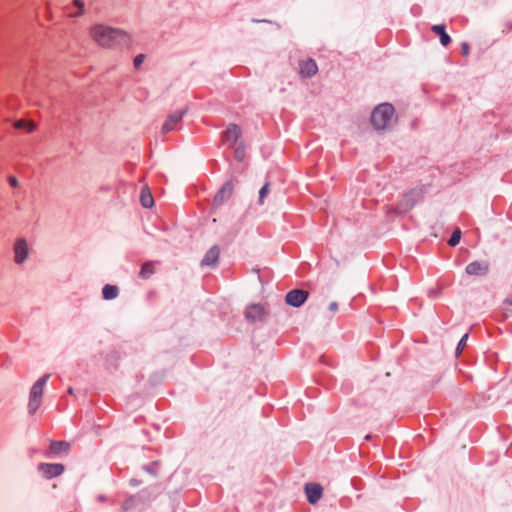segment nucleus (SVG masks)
Listing matches in <instances>:
<instances>
[{
  "instance_id": "1",
  "label": "nucleus",
  "mask_w": 512,
  "mask_h": 512,
  "mask_svg": "<svg viewBox=\"0 0 512 512\" xmlns=\"http://www.w3.org/2000/svg\"><path fill=\"white\" fill-rule=\"evenodd\" d=\"M89 35L99 46L109 49H125L132 44L131 36L124 30L105 24L91 26Z\"/></svg>"
},
{
  "instance_id": "2",
  "label": "nucleus",
  "mask_w": 512,
  "mask_h": 512,
  "mask_svg": "<svg viewBox=\"0 0 512 512\" xmlns=\"http://www.w3.org/2000/svg\"><path fill=\"white\" fill-rule=\"evenodd\" d=\"M395 108L391 103L378 104L371 112L370 122L377 131L388 129L391 125Z\"/></svg>"
},
{
  "instance_id": "3",
  "label": "nucleus",
  "mask_w": 512,
  "mask_h": 512,
  "mask_svg": "<svg viewBox=\"0 0 512 512\" xmlns=\"http://www.w3.org/2000/svg\"><path fill=\"white\" fill-rule=\"evenodd\" d=\"M50 377V374H45L40 377L31 387L28 402V412L30 414L36 413L42 403V396L44 387Z\"/></svg>"
},
{
  "instance_id": "4",
  "label": "nucleus",
  "mask_w": 512,
  "mask_h": 512,
  "mask_svg": "<svg viewBox=\"0 0 512 512\" xmlns=\"http://www.w3.org/2000/svg\"><path fill=\"white\" fill-rule=\"evenodd\" d=\"M241 136V129L239 126L235 124H230L223 132H222V142L228 148H233L238 145V139Z\"/></svg>"
},
{
  "instance_id": "5",
  "label": "nucleus",
  "mask_w": 512,
  "mask_h": 512,
  "mask_svg": "<svg viewBox=\"0 0 512 512\" xmlns=\"http://www.w3.org/2000/svg\"><path fill=\"white\" fill-rule=\"evenodd\" d=\"M186 109L177 110L171 113L162 126V133L167 134L174 131L179 126L183 116L186 113Z\"/></svg>"
},
{
  "instance_id": "6",
  "label": "nucleus",
  "mask_w": 512,
  "mask_h": 512,
  "mask_svg": "<svg viewBox=\"0 0 512 512\" xmlns=\"http://www.w3.org/2000/svg\"><path fill=\"white\" fill-rule=\"evenodd\" d=\"M38 471L47 479L59 476L64 472V466L62 464L52 463H40L38 465Z\"/></svg>"
},
{
  "instance_id": "7",
  "label": "nucleus",
  "mask_w": 512,
  "mask_h": 512,
  "mask_svg": "<svg viewBox=\"0 0 512 512\" xmlns=\"http://www.w3.org/2000/svg\"><path fill=\"white\" fill-rule=\"evenodd\" d=\"M29 247L25 239H17L14 244V260L17 264H22L28 256Z\"/></svg>"
},
{
  "instance_id": "8",
  "label": "nucleus",
  "mask_w": 512,
  "mask_h": 512,
  "mask_svg": "<svg viewBox=\"0 0 512 512\" xmlns=\"http://www.w3.org/2000/svg\"><path fill=\"white\" fill-rule=\"evenodd\" d=\"M308 298V292L302 289H294L287 293L286 302L293 307H300Z\"/></svg>"
},
{
  "instance_id": "9",
  "label": "nucleus",
  "mask_w": 512,
  "mask_h": 512,
  "mask_svg": "<svg viewBox=\"0 0 512 512\" xmlns=\"http://www.w3.org/2000/svg\"><path fill=\"white\" fill-rule=\"evenodd\" d=\"M465 272L471 276H485L489 272V263L487 261H473L466 266Z\"/></svg>"
},
{
  "instance_id": "10",
  "label": "nucleus",
  "mask_w": 512,
  "mask_h": 512,
  "mask_svg": "<svg viewBox=\"0 0 512 512\" xmlns=\"http://www.w3.org/2000/svg\"><path fill=\"white\" fill-rule=\"evenodd\" d=\"M305 493L308 502L310 504H315L321 499L323 494V488L320 484L308 483L305 485Z\"/></svg>"
},
{
  "instance_id": "11",
  "label": "nucleus",
  "mask_w": 512,
  "mask_h": 512,
  "mask_svg": "<svg viewBox=\"0 0 512 512\" xmlns=\"http://www.w3.org/2000/svg\"><path fill=\"white\" fill-rule=\"evenodd\" d=\"M84 12V2L82 0H73L64 7V13L68 17H78Z\"/></svg>"
},
{
  "instance_id": "12",
  "label": "nucleus",
  "mask_w": 512,
  "mask_h": 512,
  "mask_svg": "<svg viewBox=\"0 0 512 512\" xmlns=\"http://www.w3.org/2000/svg\"><path fill=\"white\" fill-rule=\"evenodd\" d=\"M431 31L439 36V40L442 46L446 47L451 43V37L446 32V25L444 23L432 25Z\"/></svg>"
},
{
  "instance_id": "13",
  "label": "nucleus",
  "mask_w": 512,
  "mask_h": 512,
  "mask_svg": "<svg viewBox=\"0 0 512 512\" xmlns=\"http://www.w3.org/2000/svg\"><path fill=\"white\" fill-rule=\"evenodd\" d=\"M300 74L303 77H311L318 71L316 62L313 59H306L299 63Z\"/></svg>"
},
{
  "instance_id": "14",
  "label": "nucleus",
  "mask_w": 512,
  "mask_h": 512,
  "mask_svg": "<svg viewBox=\"0 0 512 512\" xmlns=\"http://www.w3.org/2000/svg\"><path fill=\"white\" fill-rule=\"evenodd\" d=\"M265 314L264 307L260 304H252L247 307L245 316L250 321L261 320Z\"/></svg>"
},
{
  "instance_id": "15",
  "label": "nucleus",
  "mask_w": 512,
  "mask_h": 512,
  "mask_svg": "<svg viewBox=\"0 0 512 512\" xmlns=\"http://www.w3.org/2000/svg\"><path fill=\"white\" fill-rule=\"evenodd\" d=\"M220 249L218 246L211 247L205 254L201 264L205 266H211L214 265L219 258Z\"/></svg>"
},
{
  "instance_id": "16",
  "label": "nucleus",
  "mask_w": 512,
  "mask_h": 512,
  "mask_svg": "<svg viewBox=\"0 0 512 512\" xmlns=\"http://www.w3.org/2000/svg\"><path fill=\"white\" fill-rule=\"evenodd\" d=\"M232 184L231 183H225L222 188L217 192V194L214 197V202L216 204H220L223 201H225L227 198H229L232 194Z\"/></svg>"
},
{
  "instance_id": "17",
  "label": "nucleus",
  "mask_w": 512,
  "mask_h": 512,
  "mask_svg": "<svg viewBox=\"0 0 512 512\" xmlns=\"http://www.w3.org/2000/svg\"><path fill=\"white\" fill-rule=\"evenodd\" d=\"M69 450V444L65 441H52L50 443L49 451L52 454L58 455L67 453Z\"/></svg>"
},
{
  "instance_id": "18",
  "label": "nucleus",
  "mask_w": 512,
  "mask_h": 512,
  "mask_svg": "<svg viewBox=\"0 0 512 512\" xmlns=\"http://www.w3.org/2000/svg\"><path fill=\"white\" fill-rule=\"evenodd\" d=\"M415 204H416V200L414 198V191H410L409 193H406L403 196V199L400 203V205L404 211L412 209L415 206Z\"/></svg>"
},
{
  "instance_id": "19",
  "label": "nucleus",
  "mask_w": 512,
  "mask_h": 512,
  "mask_svg": "<svg viewBox=\"0 0 512 512\" xmlns=\"http://www.w3.org/2000/svg\"><path fill=\"white\" fill-rule=\"evenodd\" d=\"M140 202H141V205L145 208H150L154 204L152 194L150 193L148 188H144L141 191Z\"/></svg>"
},
{
  "instance_id": "20",
  "label": "nucleus",
  "mask_w": 512,
  "mask_h": 512,
  "mask_svg": "<svg viewBox=\"0 0 512 512\" xmlns=\"http://www.w3.org/2000/svg\"><path fill=\"white\" fill-rule=\"evenodd\" d=\"M102 296L105 300H112L118 296V288L114 285H105L102 289Z\"/></svg>"
},
{
  "instance_id": "21",
  "label": "nucleus",
  "mask_w": 512,
  "mask_h": 512,
  "mask_svg": "<svg viewBox=\"0 0 512 512\" xmlns=\"http://www.w3.org/2000/svg\"><path fill=\"white\" fill-rule=\"evenodd\" d=\"M234 159L238 162H242L245 159L246 156V150L243 143H239L238 145L234 146Z\"/></svg>"
},
{
  "instance_id": "22",
  "label": "nucleus",
  "mask_w": 512,
  "mask_h": 512,
  "mask_svg": "<svg viewBox=\"0 0 512 512\" xmlns=\"http://www.w3.org/2000/svg\"><path fill=\"white\" fill-rule=\"evenodd\" d=\"M460 240H461V230L459 228H456L452 232V234L448 240V244L452 247H455L456 245L459 244Z\"/></svg>"
},
{
  "instance_id": "23",
  "label": "nucleus",
  "mask_w": 512,
  "mask_h": 512,
  "mask_svg": "<svg viewBox=\"0 0 512 512\" xmlns=\"http://www.w3.org/2000/svg\"><path fill=\"white\" fill-rule=\"evenodd\" d=\"M154 273V268L152 263H144L141 267L140 276L142 278H148Z\"/></svg>"
},
{
  "instance_id": "24",
  "label": "nucleus",
  "mask_w": 512,
  "mask_h": 512,
  "mask_svg": "<svg viewBox=\"0 0 512 512\" xmlns=\"http://www.w3.org/2000/svg\"><path fill=\"white\" fill-rule=\"evenodd\" d=\"M469 338V333H465L459 340L457 346H456V349H455V354L456 356H459L463 349L465 348L466 346V343H467V340Z\"/></svg>"
},
{
  "instance_id": "25",
  "label": "nucleus",
  "mask_w": 512,
  "mask_h": 512,
  "mask_svg": "<svg viewBox=\"0 0 512 512\" xmlns=\"http://www.w3.org/2000/svg\"><path fill=\"white\" fill-rule=\"evenodd\" d=\"M442 294V288L441 287H435L428 290L427 295L430 299H438Z\"/></svg>"
},
{
  "instance_id": "26",
  "label": "nucleus",
  "mask_w": 512,
  "mask_h": 512,
  "mask_svg": "<svg viewBox=\"0 0 512 512\" xmlns=\"http://www.w3.org/2000/svg\"><path fill=\"white\" fill-rule=\"evenodd\" d=\"M269 183H266L259 191V204H263L264 198L269 194Z\"/></svg>"
},
{
  "instance_id": "27",
  "label": "nucleus",
  "mask_w": 512,
  "mask_h": 512,
  "mask_svg": "<svg viewBox=\"0 0 512 512\" xmlns=\"http://www.w3.org/2000/svg\"><path fill=\"white\" fill-rule=\"evenodd\" d=\"M16 128L18 129H23V128H27L28 131H33L34 130V124L32 123H29L28 125L26 124V122L24 120H19L16 122Z\"/></svg>"
},
{
  "instance_id": "28",
  "label": "nucleus",
  "mask_w": 512,
  "mask_h": 512,
  "mask_svg": "<svg viewBox=\"0 0 512 512\" xmlns=\"http://www.w3.org/2000/svg\"><path fill=\"white\" fill-rule=\"evenodd\" d=\"M135 500H136V499H135L134 497H131V498L127 499V500L123 503V505H122L123 510H125V511H126V510L131 509V508H132V506H133V504H134V502H135Z\"/></svg>"
},
{
  "instance_id": "29",
  "label": "nucleus",
  "mask_w": 512,
  "mask_h": 512,
  "mask_svg": "<svg viewBox=\"0 0 512 512\" xmlns=\"http://www.w3.org/2000/svg\"><path fill=\"white\" fill-rule=\"evenodd\" d=\"M144 59H145V56L143 54L137 55L134 59L135 68H139L142 65Z\"/></svg>"
},
{
  "instance_id": "30",
  "label": "nucleus",
  "mask_w": 512,
  "mask_h": 512,
  "mask_svg": "<svg viewBox=\"0 0 512 512\" xmlns=\"http://www.w3.org/2000/svg\"><path fill=\"white\" fill-rule=\"evenodd\" d=\"M461 53L462 55L464 56H468L469 53H470V46L467 42H462L461 43Z\"/></svg>"
},
{
  "instance_id": "31",
  "label": "nucleus",
  "mask_w": 512,
  "mask_h": 512,
  "mask_svg": "<svg viewBox=\"0 0 512 512\" xmlns=\"http://www.w3.org/2000/svg\"><path fill=\"white\" fill-rule=\"evenodd\" d=\"M9 184L11 187L16 188L18 186V181L15 177H9Z\"/></svg>"
},
{
  "instance_id": "32",
  "label": "nucleus",
  "mask_w": 512,
  "mask_h": 512,
  "mask_svg": "<svg viewBox=\"0 0 512 512\" xmlns=\"http://www.w3.org/2000/svg\"><path fill=\"white\" fill-rule=\"evenodd\" d=\"M503 304L504 305H509V306H512V294L507 296L504 300H503Z\"/></svg>"
},
{
  "instance_id": "33",
  "label": "nucleus",
  "mask_w": 512,
  "mask_h": 512,
  "mask_svg": "<svg viewBox=\"0 0 512 512\" xmlns=\"http://www.w3.org/2000/svg\"><path fill=\"white\" fill-rule=\"evenodd\" d=\"M419 10H420V7L419 6H413L411 8V12L414 14V15H418L419 14Z\"/></svg>"
},
{
  "instance_id": "34",
  "label": "nucleus",
  "mask_w": 512,
  "mask_h": 512,
  "mask_svg": "<svg viewBox=\"0 0 512 512\" xmlns=\"http://www.w3.org/2000/svg\"><path fill=\"white\" fill-rule=\"evenodd\" d=\"M329 309L331 311H335L337 309V304L335 302H332L330 305H329Z\"/></svg>"
},
{
  "instance_id": "35",
  "label": "nucleus",
  "mask_w": 512,
  "mask_h": 512,
  "mask_svg": "<svg viewBox=\"0 0 512 512\" xmlns=\"http://www.w3.org/2000/svg\"><path fill=\"white\" fill-rule=\"evenodd\" d=\"M354 490H359L360 487L358 486V480L356 477H354V484H353Z\"/></svg>"
},
{
  "instance_id": "36",
  "label": "nucleus",
  "mask_w": 512,
  "mask_h": 512,
  "mask_svg": "<svg viewBox=\"0 0 512 512\" xmlns=\"http://www.w3.org/2000/svg\"><path fill=\"white\" fill-rule=\"evenodd\" d=\"M68 393H69V394H73V389H72V388H69Z\"/></svg>"
},
{
  "instance_id": "37",
  "label": "nucleus",
  "mask_w": 512,
  "mask_h": 512,
  "mask_svg": "<svg viewBox=\"0 0 512 512\" xmlns=\"http://www.w3.org/2000/svg\"><path fill=\"white\" fill-rule=\"evenodd\" d=\"M511 314H512V311H511Z\"/></svg>"
}]
</instances>
